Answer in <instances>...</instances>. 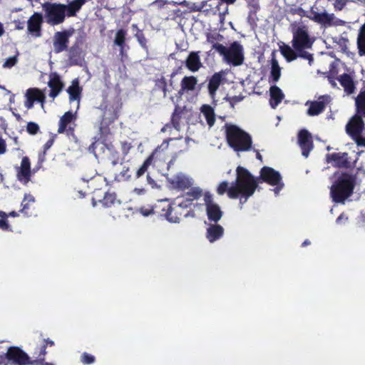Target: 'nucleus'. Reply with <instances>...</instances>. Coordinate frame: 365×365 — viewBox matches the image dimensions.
I'll return each mask as SVG.
<instances>
[{"instance_id": "1", "label": "nucleus", "mask_w": 365, "mask_h": 365, "mask_svg": "<svg viewBox=\"0 0 365 365\" xmlns=\"http://www.w3.org/2000/svg\"><path fill=\"white\" fill-rule=\"evenodd\" d=\"M257 186V182L253 176L245 168L238 167L235 183L229 187L227 182H222L219 184L217 192L222 195L227 192L230 198H237L241 195L245 200L242 201L241 198L240 203H245L253 195Z\"/></svg>"}, {"instance_id": "2", "label": "nucleus", "mask_w": 365, "mask_h": 365, "mask_svg": "<svg viewBox=\"0 0 365 365\" xmlns=\"http://www.w3.org/2000/svg\"><path fill=\"white\" fill-rule=\"evenodd\" d=\"M293 39L292 46H284L281 51L284 57L288 61L295 60L297 56L306 58L311 65L313 58L305 49L310 48L313 44V40L308 34V29L304 25L296 26L292 29Z\"/></svg>"}, {"instance_id": "3", "label": "nucleus", "mask_w": 365, "mask_h": 365, "mask_svg": "<svg viewBox=\"0 0 365 365\" xmlns=\"http://www.w3.org/2000/svg\"><path fill=\"white\" fill-rule=\"evenodd\" d=\"M355 180L352 175L347 173H336L330 188V195L336 203L344 204L346 200L353 193Z\"/></svg>"}, {"instance_id": "4", "label": "nucleus", "mask_w": 365, "mask_h": 365, "mask_svg": "<svg viewBox=\"0 0 365 365\" xmlns=\"http://www.w3.org/2000/svg\"><path fill=\"white\" fill-rule=\"evenodd\" d=\"M225 128L227 143L235 151H247L251 148L252 139L248 133L235 125L227 124Z\"/></svg>"}, {"instance_id": "5", "label": "nucleus", "mask_w": 365, "mask_h": 365, "mask_svg": "<svg viewBox=\"0 0 365 365\" xmlns=\"http://www.w3.org/2000/svg\"><path fill=\"white\" fill-rule=\"evenodd\" d=\"M212 48L223 56V61L234 66H238L244 62V50L241 44L232 43L229 47L222 44L215 43Z\"/></svg>"}, {"instance_id": "6", "label": "nucleus", "mask_w": 365, "mask_h": 365, "mask_svg": "<svg viewBox=\"0 0 365 365\" xmlns=\"http://www.w3.org/2000/svg\"><path fill=\"white\" fill-rule=\"evenodd\" d=\"M46 22L51 25L61 24L66 16V5L61 4H47L43 6Z\"/></svg>"}, {"instance_id": "7", "label": "nucleus", "mask_w": 365, "mask_h": 365, "mask_svg": "<svg viewBox=\"0 0 365 365\" xmlns=\"http://www.w3.org/2000/svg\"><path fill=\"white\" fill-rule=\"evenodd\" d=\"M202 195V190L199 187H194L191 188L185 195L186 196V202L192 201L194 200L198 199ZM174 206H171L167 214V219L170 222H179L180 217L178 216H174L173 212L177 211L178 207H187V203H183V202L180 201V198H177L176 202L173 205Z\"/></svg>"}, {"instance_id": "8", "label": "nucleus", "mask_w": 365, "mask_h": 365, "mask_svg": "<svg viewBox=\"0 0 365 365\" xmlns=\"http://www.w3.org/2000/svg\"><path fill=\"white\" fill-rule=\"evenodd\" d=\"M307 17L326 26L342 25L344 23L343 21L336 19L333 14L327 12L318 13L313 8L309 11Z\"/></svg>"}, {"instance_id": "9", "label": "nucleus", "mask_w": 365, "mask_h": 365, "mask_svg": "<svg viewBox=\"0 0 365 365\" xmlns=\"http://www.w3.org/2000/svg\"><path fill=\"white\" fill-rule=\"evenodd\" d=\"M261 178L262 180L271 185H276L274 189V193L277 195L282 189L284 184L282 182V178L279 172L269 167H264L261 170Z\"/></svg>"}, {"instance_id": "10", "label": "nucleus", "mask_w": 365, "mask_h": 365, "mask_svg": "<svg viewBox=\"0 0 365 365\" xmlns=\"http://www.w3.org/2000/svg\"><path fill=\"white\" fill-rule=\"evenodd\" d=\"M363 126L362 119L359 116L352 118L346 125L347 133L352 136L358 145H365V139L360 137Z\"/></svg>"}, {"instance_id": "11", "label": "nucleus", "mask_w": 365, "mask_h": 365, "mask_svg": "<svg viewBox=\"0 0 365 365\" xmlns=\"http://www.w3.org/2000/svg\"><path fill=\"white\" fill-rule=\"evenodd\" d=\"M26 101L24 102V106L27 109H31L34 107V102H38L41 103L42 109H44V101L45 94L43 91L37 88H31L26 91L24 93Z\"/></svg>"}, {"instance_id": "12", "label": "nucleus", "mask_w": 365, "mask_h": 365, "mask_svg": "<svg viewBox=\"0 0 365 365\" xmlns=\"http://www.w3.org/2000/svg\"><path fill=\"white\" fill-rule=\"evenodd\" d=\"M203 197L208 219L217 222L222 216L220 207L213 201L212 197L209 192H205Z\"/></svg>"}, {"instance_id": "13", "label": "nucleus", "mask_w": 365, "mask_h": 365, "mask_svg": "<svg viewBox=\"0 0 365 365\" xmlns=\"http://www.w3.org/2000/svg\"><path fill=\"white\" fill-rule=\"evenodd\" d=\"M0 354H5L6 359L14 364L26 365L29 363V358L26 354L16 347L6 349L4 351H0Z\"/></svg>"}, {"instance_id": "14", "label": "nucleus", "mask_w": 365, "mask_h": 365, "mask_svg": "<svg viewBox=\"0 0 365 365\" xmlns=\"http://www.w3.org/2000/svg\"><path fill=\"white\" fill-rule=\"evenodd\" d=\"M331 97L325 95L320 96L317 101H307L306 106H309L307 114L310 116L317 115L321 113L326 105L330 103Z\"/></svg>"}, {"instance_id": "15", "label": "nucleus", "mask_w": 365, "mask_h": 365, "mask_svg": "<svg viewBox=\"0 0 365 365\" xmlns=\"http://www.w3.org/2000/svg\"><path fill=\"white\" fill-rule=\"evenodd\" d=\"M73 30H67L55 34L53 47L56 52H61L67 48L68 38L73 35Z\"/></svg>"}, {"instance_id": "16", "label": "nucleus", "mask_w": 365, "mask_h": 365, "mask_svg": "<svg viewBox=\"0 0 365 365\" xmlns=\"http://www.w3.org/2000/svg\"><path fill=\"white\" fill-rule=\"evenodd\" d=\"M17 179L24 185L27 184L31 178V163L27 157L22 158L21 165L16 168Z\"/></svg>"}, {"instance_id": "17", "label": "nucleus", "mask_w": 365, "mask_h": 365, "mask_svg": "<svg viewBox=\"0 0 365 365\" xmlns=\"http://www.w3.org/2000/svg\"><path fill=\"white\" fill-rule=\"evenodd\" d=\"M298 142L302 150V155L307 158L309 152L312 150V140L311 134L305 130L299 133Z\"/></svg>"}, {"instance_id": "18", "label": "nucleus", "mask_w": 365, "mask_h": 365, "mask_svg": "<svg viewBox=\"0 0 365 365\" xmlns=\"http://www.w3.org/2000/svg\"><path fill=\"white\" fill-rule=\"evenodd\" d=\"M103 111V120L105 123H110L118 117V106L112 103L105 102L101 106Z\"/></svg>"}, {"instance_id": "19", "label": "nucleus", "mask_w": 365, "mask_h": 365, "mask_svg": "<svg viewBox=\"0 0 365 365\" xmlns=\"http://www.w3.org/2000/svg\"><path fill=\"white\" fill-rule=\"evenodd\" d=\"M42 22V15L34 13L28 20V32L36 37H40Z\"/></svg>"}, {"instance_id": "20", "label": "nucleus", "mask_w": 365, "mask_h": 365, "mask_svg": "<svg viewBox=\"0 0 365 365\" xmlns=\"http://www.w3.org/2000/svg\"><path fill=\"white\" fill-rule=\"evenodd\" d=\"M67 93L69 95V101L71 103H76V110L79 108V103L81 99V88L79 86L78 79H74L71 85L67 88Z\"/></svg>"}, {"instance_id": "21", "label": "nucleus", "mask_w": 365, "mask_h": 365, "mask_svg": "<svg viewBox=\"0 0 365 365\" xmlns=\"http://www.w3.org/2000/svg\"><path fill=\"white\" fill-rule=\"evenodd\" d=\"M197 82L198 81L195 76H185L180 82L179 94L182 96L185 93L194 91L196 89Z\"/></svg>"}, {"instance_id": "22", "label": "nucleus", "mask_w": 365, "mask_h": 365, "mask_svg": "<svg viewBox=\"0 0 365 365\" xmlns=\"http://www.w3.org/2000/svg\"><path fill=\"white\" fill-rule=\"evenodd\" d=\"M225 74V71H221L218 73H215L210 79L208 83V91L209 94L212 98H214L215 96L216 91L219 88V86H220Z\"/></svg>"}, {"instance_id": "23", "label": "nucleus", "mask_w": 365, "mask_h": 365, "mask_svg": "<svg viewBox=\"0 0 365 365\" xmlns=\"http://www.w3.org/2000/svg\"><path fill=\"white\" fill-rule=\"evenodd\" d=\"M185 66L191 72H197L202 67L200 58L197 52H191L185 61Z\"/></svg>"}, {"instance_id": "24", "label": "nucleus", "mask_w": 365, "mask_h": 365, "mask_svg": "<svg viewBox=\"0 0 365 365\" xmlns=\"http://www.w3.org/2000/svg\"><path fill=\"white\" fill-rule=\"evenodd\" d=\"M48 85L51 88V93L49 96L53 98H55L58 95L63 87V84L61 81L60 77L56 73L50 75V80Z\"/></svg>"}, {"instance_id": "25", "label": "nucleus", "mask_w": 365, "mask_h": 365, "mask_svg": "<svg viewBox=\"0 0 365 365\" xmlns=\"http://www.w3.org/2000/svg\"><path fill=\"white\" fill-rule=\"evenodd\" d=\"M171 182L175 187L186 189L192 185L193 180L182 173H179L173 177Z\"/></svg>"}, {"instance_id": "26", "label": "nucleus", "mask_w": 365, "mask_h": 365, "mask_svg": "<svg viewBox=\"0 0 365 365\" xmlns=\"http://www.w3.org/2000/svg\"><path fill=\"white\" fill-rule=\"evenodd\" d=\"M224 229L219 225H211L207 229V238L210 242H214L223 235Z\"/></svg>"}, {"instance_id": "27", "label": "nucleus", "mask_w": 365, "mask_h": 365, "mask_svg": "<svg viewBox=\"0 0 365 365\" xmlns=\"http://www.w3.org/2000/svg\"><path fill=\"white\" fill-rule=\"evenodd\" d=\"M339 81L347 94H351L354 92V83L353 77L351 75L344 73L340 76Z\"/></svg>"}, {"instance_id": "28", "label": "nucleus", "mask_w": 365, "mask_h": 365, "mask_svg": "<svg viewBox=\"0 0 365 365\" xmlns=\"http://www.w3.org/2000/svg\"><path fill=\"white\" fill-rule=\"evenodd\" d=\"M270 105L273 108H275L279 103H281L284 98V95L282 91L277 86H272L270 88Z\"/></svg>"}, {"instance_id": "29", "label": "nucleus", "mask_w": 365, "mask_h": 365, "mask_svg": "<svg viewBox=\"0 0 365 365\" xmlns=\"http://www.w3.org/2000/svg\"><path fill=\"white\" fill-rule=\"evenodd\" d=\"M200 111L209 127H212L215 122L214 109L209 105H203L200 108Z\"/></svg>"}, {"instance_id": "30", "label": "nucleus", "mask_w": 365, "mask_h": 365, "mask_svg": "<svg viewBox=\"0 0 365 365\" xmlns=\"http://www.w3.org/2000/svg\"><path fill=\"white\" fill-rule=\"evenodd\" d=\"M75 119V115L71 112H66L60 119L58 132L62 133L65 131L66 126Z\"/></svg>"}, {"instance_id": "31", "label": "nucleus", "mask_w": 365, "mask_h": 365, "mask_svg": "<svg viewBox=\"0 0 365 365\" xmlns=\"http://www.w3.org/2000/svg\"><path fill=\"white\" fill-rule=\"evenodd\" d=\"M357 46L359 48V54L360 56L365 55V23L359 29L357 37Z\"/></svg>"}, {"instance_id": "32", "label": "nucleus", "mask_w": 365, "mask_h": 365, "mask_svg": "<svg viewBox=\"0 0 365 365\" xmlns=\"http://www.w3.org/2000/svg\"><path fill=\"white\" fill-rule=\"evenodd\" d=\"M86 0H74L71 2L67 6L68 15L73 16L76 15V13L85 4Z\"/></svg>"}, {"instance_id": "33", "label": "nucleus", "mask_w": 365, "mask_h": 365, "mask_svg": "<svg viewBox=\"0 0 365 365\" xmlns=\"http://www.w3.org/2000/svg\"><path fill=\"white\" fill-rule=\"evenodd\" d=\"M271 65V76L273 81L277 82L281 76V68L277 61L274 58H272Z\"/></svg>"}, {"instance_id": "34", "label": "nucleus", "mask_w": 365, "mask_h": 365, "mask_svg": "<svg viewBox=\"0 0 365 365\" xmlns=\"http://www.w3.org/2000/svg\"><path fill=\"white\" fill-rule=\"evenodd\" d=\"M125 35H126V32L124 30H123V29L118 30L116 32V34L115 36L114 43L118 46L122 47L125 42Z\"/></svg>"}, {"instance_id": "35", "label": "nucleus", "mask_w": 365, "mask_h": 365, "mask_svg": "<svg viewBox=\"0 0 365 365\" xmlns=\"http://www.w3.org/2000/svg\"><path fill=\"white\" fill-rule=\"evenodd\" d=\"M115 195L113 193H106L103 199L99 200L98 202L102 203L105 207H110L115 202Z\"/></svg>"}, {"instance_id": "36", "label": "nucleus", "mask_w": 365, "mask_h": 365, "mask_svg": "<svg viewBox=\"0 0 365 365\" xmlns=\"http://www.w3.org/2000/svg\"><path fill=\"white\" fill-rule=\"evenodd\" d=\"M356 105L358 110L364 112L365 114V91L361 92L356 98Z\"/></svg>"}, {"instance_id": "37", "label": "nucleus", "mask_w": 365, "mask_h": 365, "mask_svg": "<svg viewBox=\"0 0 365 365\" xmlns=\"http://www.w3.org/2000/svg\"><path fill=\"white\" fill-rule=\"evenodd\" d=\"M7 213L3 211H0V229L3 230H9V225L7 222Z\"/></svg>"}, {"instance_id": "38", "label": "nucleus", "mask_w": 365, "mask_h": 365, "mask_svg": "<svg viewBox=\"0 0 365 365\" xmlns=\"http://www.w3.org/2000/svg\"><path fill=\"white\" fill-rule=\"evenodd\" d=\"M17 63L16 56H11L5 60L3 63V67L4 68H11Z\"/></svg>"}, {"instance_id": "39", "label": "nucleus", "mask_w": 365, "mask_h": 365, "mask_svg": "<svg viewBox=\"0 0 365 365\" xmlns=\"http://www.w3.org/2000/svg\"><path fill=\"white\" fill-rule=\"evenodd\" d=\"M150 163H151V158H148L144 162V163L142 165V166L137 171V177L138 178L140 177L141 175H143L145 173V172L146 171V170H147L148 165L150 164Z\"/></svg>"}, {"instance_id": "40", "label": "nucleus", "mask_w": 365, "mask_h": 365, "mask_svg": "<svg viewBox=\"0 0 365 365\" xmlns=\"http://www.w3.org/2000/svg\"><path fill=\"white\" fill-rule=\"evenodd\" d=\"M81 362L84 364H91L95 361V358L93 356L90 355L87 353H83L81 355Z\"/></svg>"}, {"instance_id": "41", "label": "nucleus", "mask_w": 365, "mask_h": 365, "mask_svg": "<svg viewBox=\"0 0 365 365\" xmlns=\"http://www.w3.org/2000/svg\"><path fill=\"white\" fill-rule=\"evenodd\" d=\"M225 99L230 103L232 107H233L235 104L240 102L243 99V97L241 96H227Z\"/></svg>"}, {"instance_id": "42", "label": "nucleus", "mask_w": 365, "mask_h": 365, "mask_svg": "<svg viewBox=\"0 0 365 365\" xmlns=\"http://www.w3.org/2000/svg\"><path fill=\"white\" fill-rule=\"evenodd\" d=\"M34 202V197L29 194L25 195L24 200L22 202L23 209L22 211H24L29 205V203Z\"/></svg>"}, {"instance_id": "43", "label": "nucleus", "mask_w": 365, "mask_h": 365, "mask_svg": "<svg viewBox=\"0 0 365 365\" xmlns=\"http://www.w3.org/2000/svg\"><path fill=\"white\" fill-rule=\"evenodd\" d=\"M26 128H27V131L30 134L34 135V134H36L38 132V130L39 129V127H38V125L36 123H33V122H30V123H28Z\"/></svg>"}, {"instance_id": "44", "label": "nucleus", "mask_w": 365, "mask_h": 365, "mask_svg": "<svg viewBox=\"0 0 365 365\" xmlns=\"http://www.w3.org/2000/svg\"><path fill=\"white\" fill-rule=\"evenodd\" d=\"M139 212L144 217H147L153 214V209L149 207H143L139 209Z\"/></svg>"}, {"instance_id": "45", "label": "nucleus", "mask_w": 365, "mask_h": 365, "mask_svg": "<svg viewBox=\"0 0 365 365\" xmlns=\"http://www.w3.org/2000/svg\"><path fill=\"white\" fill-rule=\"evenodd\" d=\"M95 155H97V152L103 150L105 145L100 142H96L93 145Z\"/></svg>"}, {"instance_id": "46", "label": "nucleus", "mask_w": 365, "mask_h": 365, "mask_svg": "<svg viewBox=\"0 0 365 365\" xmlns=\"http://www.w3.org/2000/svg\"><path fill=\"white\" fill-rule=\"evenodd\" d=\"M334 4L336 9L341 10L346 4V0H336Z\"/></svg>"}, {"instance_id": "47", "label": "nucleus", "mask_w": 365, "mask_h": 365, "mask_svg": "<svg viewBox=\"0 0 365 365\" xmlns=\"http://www.w3.org/2000/svg\"><path fill=\"white\" fill-rule=\"evenodd\" d=\"M6 151V146L5 141L0 138V154H4Z\"/></svg>"}, {"instance_id": "48", "label": "nucleus", "mask_w": 365, "mask_h": 365, "mask_svg": "<svg viewBox=\"0 0 365 365\" xmlns=\"http://www.w3.org/2000/svg\"><path fill=\"white\" fill-rule=\"evenodd\" d=\"M133 192L138 195H140L145 194V190L143 188H135Z\"/></svg>"}, {"instance_id": "49", "label": "nucleus", "mask_w": 365, "mask_h": 365, "mask_svg": "<svg viewBox=\"0 0 365 365\" xmlns=\"http://www.w3.org/2000/svg\"><path fill=\"white\" fill-rule=\"evenodd\" d=\"M15 24H16V29H18V30H22L24 29V23L22 22H20V21H14Z\"/></svg>"}, {"instance_id": "50", "label": "nucleus", "mask_w": 365, "mask_h": 365, "mask_svg": "<svg viewBox=\"0 0 365 365\" xmlns=\"http://www.w3.org/2000/svg\"><path fill=\"white\" fill-rule=\"evenodd\" d=\"M4 26H3V24L0 22V37L4 34Z\"/></svg>"}, {"instance_id": "51", "label": "nucleus", "mask_w": 365, "mask_h": 365, "mask_svg": "<svg viewBox=\"0 0 365 365\" xmlns=\"http://www.w3.org/2000/svg\"><path fill=\"white\" fill-rule=\"evenodd\" d=\"M329 83L331 84L332 86H336V83L335 81L333 80L332 78H329Z\"/></svg>"}, {"instance_id": "52", "label": "nucleus", "mask_w": 365, "mask_h": 365, "mask_svg": "<svg viewBox=\"0 0 365 365\" xmlns=\"http://www.w3.org/2000/svg\"><path fill=\"white\" fill-rule=\"evenodd\" d=\"M224 2L227 3V4H234L236 0H222Z\"/></svg>"}, {"instance_id": "53", "label": "nucleus", "mask_w": 365, "mask_h": 365, "mask_svg": "<svg viewBox=\"0 0 365 365\" xmlns=\"http://www.w3.org/2000/svg\"><path fill=\"white\" fill-rule=\"evenodd\" d=\"M7 215H8V217L9 216L16 217L17 215V214L15 212H11Z\"/></svg>"}, {"instance_id": "54", "label": "nucleus", "mask_w": 365, "mask_h": 365, "mask_svg": "<svg viewBox=\"0 0 365 365\" xmlns=\"http://www.w3.org/2000/svg\"><path fill=\"white\" fill-rule=\"evenodd\" d=\"M344 217L343 215H341L336 220V222L339 223V221Z\"/></svg>"}, {"instance_id": "55", "label": "nucleus", "mask_w": 365, "mask_h": 365, "mask_svg": "<svg viewBox=\"0 0 365 365\" xmlns=\"http://www.w3.org/2000/svg\"><path fill=\"white\" fill-rule=\"evenodd\" d=\"M310 242L308 240H305L303 243H302V246H305V245H309Z\"/></svg>"}, {"instance_id": "56", "label": "nucleus", "mask_w": 365, "mask_h": 365, "mask_svg": "<svg viewBox=\"0 0 365 365\" xmlns=\"http://www.w3.org/2000/svg\"><path fill=\"white\" fill-rule=\"evenodd\" d=\"M257 158L260 160H262V155L259 154L258 151L257 152Z\"/></svg>"}, {"instance_id": "57", "label": "nucleus", "mask_w": 365, "mask_h": 365, "mask_svg": "<svg viewBox=\"0 0 365 365\" xmlns=\"http://www.w3.org/2000/svg\"><path fill=\"white\" fill-rule=\"evenodd\" d=\"M51 144H52V142H48V143L46 144V148H50V146L51 145Z\"/></svg>"}, {"instance_id": "58", "label": "nucleus", "mask_w": 365, "mask_h": 365, "mask_svg": "<svg viewBox=\"0 0 365 365\" xmlns=\"http://www.w3.org/2000/svg\"><path fill=\"white\" fill-rule=\"evenodd\" d=\"M96 203H97V202H96V199H95V198H93V207L96 206Z\"/></svg>"}, {"instance_id": "59", "label": "nucleus", "mask_w": 365, "mask_h": 365, "mask_svg": "<svg viewBox=\"0 0 365 365\" xmlns=\"http://www.w3.org/2000/svg\"><path fill=\"white\" fill-rule=\"evenodd\" d=\"M48 344H49L51 346H52L53 344V341H48Z\"/></svg>"}, {"instance_id": "60", "label": "nucleus", "mask_w": 365, "mask_h": 365, "mask_svg": "<svg viewBox=\"0 0 365 365\" xmlns=\"http://www.w3.org/2000/svg\"><path fill=\"white\" fill-rule=\"evenodd\" d=\"M45 365H53V364L46 363Z\"/></svg>"}, {"instance_id": "61", "label": "nucleus", "mask_w": 365, "mask_h": 365, "mask_svg": "<svg viewBox=\"0 0 365 365\" xmlns=\"http://www.w3.org/2000/svg\"><path fill=\"white\" fill-rule=\"evenodd\" d=\"M29 1H31V0H29Z\"/></svg>"}]
</instances>
